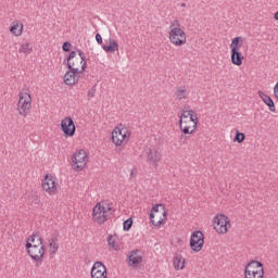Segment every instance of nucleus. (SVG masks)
<instances>
[{
    "mask_svg": "<svg viewBox=\"0 0 278 278\" xmlns=\"http://www.w3.org/2000/svg\"><path fill=\"white\" fill-rule=\"evenodd\" d=\"M112 205V202H98L92 208L93 223H97L98 225H105L110 218V214H114L115 212Z\"/></svg>",
    "mask_w": 278,
    "mask_h": 278,
    "instance_id": "obj_1",
    "label": "nucleus"
},
{
    "mask_svg": "<svg viewBox=\"0 0 278 278\" xmlns=\"http://www.w3.org/2000/svg\"><path fill=\"white\" fill-rule=\"evenodd\" d=\"M181 24L178 20H174L169 25V42L175 47H184L186 45V31L180 28Z\"/></svg>",
    "mask_w": 278,
    "mask_h": 278,
    "instance_id": "obj_2",
    "label": "nucleus"
},
{
    "mask_svg": "<svg viewBox=\"0 0 278 278\" xmlns=\"http://www.w3.org/2000/svg\"><path fill=\"white\" fill-rule=\"evenodd\" d=\"M26 251L29 257L37 262L36 266H39V264H42V257H45V243H26Z\"/></svg>",
    "mask_w": 278,
    "mask_h": 278,
    "instance_id": "obj_3",
    "label": "nucleus"
},
{
    "mask_svg": "<svg viewBox=\"0 0 278 278\" xmlns=\"http://www.w3.org/2000/svg\"><path fill=\"white\" fill-rule=\"evenodd\" d=\"M241 40L242 37H235L230 43V60L235 66H242V62L244 60V55L240 52V48L242 47L240 45Z\"/></svg>",
    "mask_w": 278,
    "mask_h": 278,
    "instance_id": "obj_4",
    "label": "nucleus"
},
{
    "mask_svg": "<svg viewBox=\"0 0 278 278\" xmlns=\"http://www.w3.org/2000/svg\"><path fill=\"white\" fill-rule=\"evenodd\" d=\"M86 164H88V153L86 150H78L72 156L71 166L73 170L76 173H81L84 168H86Z\"/></svg>",
    "mask_w": 278,
    "mask_h": 278,
    "instance_id": "obj_5",
    "label": "nucleus"
},
{
    "mask_svg": "<svg viewBox=\"0 0 278 278\" xmlns=\"http://www.w3.org/2000/svg\"><path fill=\"white\" fill-rule=\"evenodd\" d=\"M245 278H264V264L258 261H251L244 269Z\"/></svg>",
    "mask_w": 278,
    "mask_h": 278,
    "instance_id": "obj_6",
    "label": "nucleus"
},
{
    "mask_svg": "<svg viewBox=\"0 0 278 278\" xmlns=\"http://www.w3.org/2000/svg\"><path fill=\"white\" fill-rule=\"evenodd\" d=\"M17 110L22 116H27L31 110V96L27 92H20Z\"/></svg>",
    "mask_w": 278,
    "mask_h": 278,
    "instance_id": "obj_7",
    "label": "nucleus"
},
{
    "mask_svg": "<svg viewBox=\"0 0 278 278\" xmlns=\"http://www.w3.org/2000/svg\"><path fill=\"white\" fill-rule=\"evenodd\" d=\"M214 229L217 233H227L231 224L229 223V217L224 214H219L213 219Z\"/></svg>",
    "mask_w": 278,
    "mask_h": 278,
    "instance_id": "obj_8",
    "label": "nucleus"
},
{
    "mask_svg": "<svg viewBox=\"0 0 278 278\" xmlns=\"http://www.w3.org/2000/svg\"><path fill=\"white\" fill-rule=\"evenodd\" d=\"M203 244H205V236L201 230H195L191 233L190 238V248L194 251V253H199L203 249Z\"/></svg>",
    "mask_w": 278,
    "mask_h": 278,
    "instance_id": "obj_9",
    "label": "nucleus"
},
{
    "mask_svg": "<svg viewBox=\"0 0 278 278\" xmlns=\"http://www.w3.org/2000/svg\"><path fill=\"white\" fill-rule=\"evenodd\" d=\"M143 155L147 164H152L155 168H157L160 162H162V153L155 148L144 150Z\"/></svg>",
    "mask_w": 278,
    "mask_h": 278,
    "instance_id": "obj_10",
    "label": "nucleus"
},
{
    "mask_svg": "<svg viewBox=\"0 0 278 278\" xmlns=\"http://www.w3.org/2000/svg\"><path fill=\"white\" fill-rule=\"evenodd\" d=\"M41 186L42 190H45V192H48L50 197H53V194H58V184L55 182L53 176H49V174H47L41 180Z\"/></svg>",
    "mask_w": 278,
    "mask_h": 278,
    "instance_id": "obj_11",
    "label": "nucleus"
},
{
    "mask_svg": "<svg viewBox=\"0 0 278 278\" xmlns=\"http://www.w3.org/2000/svg\"><path fill=\"white\" fill-rule=\"evenodd\" d=\"M126 140H129V132L127 129L115 127L112 131V142L115 143L116 147H121Z\"/></svg>",
    "mask_w": 278,
    "mask_h": 278,
    "instance_id": "obj_12",
    "label": "nucleus"
},
{
    "mask_svg": "<svg viewBox=\"0 0 278 278\" xmlns=\"http://www.w3.org/2000/svg\"><path fill=\"white\" fill-rule=\"evenodd\" d=\"M61 129L67 138H73L77 128L75 127V122L71 117H65L61 121Z\"/></svg>",
    "mask_w": 278,
    "mask_h": 278,
    "instance_id": "obj_13",
    "label": "nucleus"
},
{
    "mask_svg": "<svg viewBox=\"0 0 278 278\" xmlns=\"http://www.w3.org/2000/svg\"><path fill=\"white\" fill-rule=\"evenodd\" d=\"M91 278H108V267L103 262L97 261L91 267Z\"/></svg>",
    "mask_w": 278,
    "mask_h": 278,
    "instance_id": "obj_14",
    "label": "nucleus"
},
{
    "mask_svg": "<svg viewBox=\"0 0 278 278\" xmlns=\"http://www.w3.org/2000/svg\"><path fill=\"white\" fill-rule=\"evenodd\" d=\"M139 253L140 250L138 249H135L128 253L126 262L131 268H136L139 264H142L143 257L142 255H139Z\"/></svg>",
    "mask_w": 278,
    "mask_h": 278,
    "instance_id": "obj_15",
    "label": "nucleus"
},
{
    "mask_svg": "<svg viewBox=\"0 0 278 278\" xmlns=\"http://www.w3.org/2000/svg\"><path fill=\"white\" fill-rule=\"evenodd\" d=\"M258 97L262 99V101L269 108V112H277V108L275 106V101H273V98L270 96L260 91Z\"/></svg>",
    "mask_w": 278,
    "mask_h": 278,
    "instance_id": "obj_16",
    "label": "nucleus"
},
{
    "mask_svg": "<svg viewBox=\"0 0 278 278\" xmlns=\"http://www.w3.org/2000/svg\"><path fill=\"white\" fill-rule=\"evenodd\" d=\"M79 81V77L77 75H73V72L67 71L64 75V83L66 86H75Z\"/></svg>",
    "mask_w": 278,
    "mask_h": 278,
    "instance_id": "obj_17",
    "label": "nucleus"
},
{
    "mask_svg": "<svg viewBox=\"0 0 278 278\" xmlns=\"http://www.w3.org/2000/svg\"><path fill=\"white\" fill-rule=\"evenodd\" d=\"M102 49H103V51H105V53H114L115 51H118V42H116V40L110 38L109 46L102 45Z\"/></svg>",
    "mask_w": 278,
    "mask_h": 278,
    "instance_id": "obj_18",
    "label": "nucleus"
},
{
    "mask_svg": "<svg viewBox=\"0 0 278 278\" xmlns=\"http://www.w3.org/2000/svg\"><path fill=\"white\" fill-rule=\"evenodd\" d=\"M184 121L185 119H179L180 131H182V134H185V136H187V134H194V131H197V128L193 127V129H192L193 124H186V123H184Z\"/></svg>",
    "mask_w": 278,
    "mask_h": 278,
    "instance_id": "obj_19",
    "label": "nucleus"
},
{
    "mask_svg": "<svg viewBox=\"0 0 278 278\" xmlns=\"http://www.w3.org/2000/svg\"><path fill=\"white\" fill-rule=\"evenodd\" d=\"M188 116H190V119H185L184 121L185 125H193L192 127L197 129V125H199V117L194 115V111L193 110L188 111Z\"/></svg>",
    "mask_w": 278,
    "mask_h": 278,
    "instance_id": "obj_20",
    "label": "nucleus"
},
{
    "mask_svg": "<svg viewBox=\"0 0 278 278\" xmlns=\"http://www.w3.org/2000/svg\"><path fill=\"white\" fill-rule=\"evenodd\" d=\"M155 213H153V211L150 212V223L154 226L157 227V229H160L162 227V225H166V218H161L159 222H155Z\"/></svg>",
    "mask_w": 278,
    "mask_h": 278,
    "instance_id": "obj_21",
    "label": "nucleus"
},
{
    "mask_svg": "<svg viewBox=\"0 0 278 278\" xmlns=\"http://www.w3.org/2000/svg\"><path fill=\"white\" fill-rule=\"evenodd\" d=\"M174 268H176V270H184V268H186V260L181 256H176L174 258Z\"/></svg>",
    "mask_w": 278,
    "mask_h": 278,
    "instance_id": "obj_22",
    "label": "nucleus"
},
{
    "mask_svg": "<svg viewBox=\"0 0 278 278\" xmlns=\"http://www.w3.org/2000/svg\"><path fill=\"white\" fill-rule=\"evenodd\" d=\"M11 34L14 36H21L23 34V24L16 22L10 28Z\"/></svg>",
    "mask_w": 278,
    "mask_h": 278,
    "instance_id": "obj_23",
    "label": "nucleus"
},
{
    "mask_svg": "<svg viewBox=\"0 0 278 278\" xmlns=\"http://www.w3.org/2000/svg\"><path fill=\"white\" fill-rule=\"evenodd\" d=\"M160 207L162 208L163 218H166V216H168V211H166V206H164V204H155L151 208L152 214H157L160 212Z\"/></svg>",
    "mask_w": 278,
    "mask_h": 278,
    "instance_id": "obj_24",
    "label": "nucleus"
},
{
    "mask_svg": "<svg viewBox=\"0 0 278 278\" xmlns=\"http://www.w3.org/2000/svg\"><path fill=\"white\" fill-rule=\"evenodd\" d=\"M58 237H52L48 240L49 248L52 249V254L55 255L58 253V249H60V244H58Z\"/></svg>",
    "mask_w": 278,
    "mask_h": 278,
    "instance_id": "obj_25",
    "label": "nucleus"
},
{
    "mask_svg": "<svg viewBox=\"0 0 278 278\" xmlns=\"http://www.w3.org/2000/svg\"><path fill=\"white\" fill-rule=\"evenodd\" d=\"M106 242H108L109 247L111 249H113V251H118V249H121L118 247V244H116V238H114V236H112V235L108 236Z\"/></svg>",
    "mask_w": 278,
    "mask_h": 278,
    "instance_id": "obj_26",
    "label": "nucleus"
},
{
    "mask_svg": "<svg viewBox=\"0 0 278 278\" xmlns=\"http://www.w3.org/2000/svg\"><path fill=\"white\" fill-rule=\"evenodd\" d=\"M76 66L77 64L75 63H67V68L71 73H73V75H80L81 73H84V71L77 68Z\"/></svg>",
    "mask_w": 278,
    "mask_h": 278,
    "instance_id": "obj_27",
    "label": "nucleus"
},
{
    "mask_svg": "<svg viewBox=\"0 0 278 278\" xmlns=\"http://www.w3.org/2000/svg\"><path fill=\"white\" fill-rule=\"evenodd\" d=\"M175 96L177 97V99L179 101H182V99H186V97H188V91H186V89L179 87L177 89V91L175 92Z\"/></svg>",
    "mask_w": 278,
    "mask_h": 278,
    "instance_id": "obj_28",
    "label": "nucleus"
},
{
    "mask_svg": "<svg viewBox=\"0 0 278 278\" xmlns=\"http://www.w3.org/2000/svg\"><path fill=\"white\" fill-rule=\"evenodd\" d=\"M244 140H247V135L237 130L233 141L239 142V144H242V142H244Z\"/></svg>",
    "mask_w": 278,
    "mask_h": 278,
    "instance_id": "obj_29",
    "label": "nucleus"
},
{
    "mask_svg": "<svg viewBox=\"0 0 278 278\" xmlns=\"http://www.w3.org/2000/svg\"><path fill=\"white\" fill-rule=\"evenodd\" d=\"M20 53H26V55H29V53H31V48L29 43H22L20 48Z\"/></svg>",
    "mask_w": 278,
    "mask_h": 278,
    "instance_id": "obj_30",
    "label": "nucleus"
},
{
    "mask_svg": "<svg viewBox=\"0 0 278 278\" xmlns=\"http://www.w3.org/2000/svg\"><path fill=\"white\" fill-rule=\"evenodd\" d=\"M134 225V219L132 218H128L123 223V229L124 231H129V229H131Z\"/></svg>",
    "mask_w": 278,
    "mask_h": 278,
    "instance_id": "obj_31",
    "label": "nucleus"
},
{
    "mask_svg": "<svg viewBox=\"0 0 278 278\" xmlns=\"http://www.w3.org/2000/svg\"><path fill=\"white\" fill-rule=\"evenodd\" d=\"M33 236L40 244L45 243V239L42 238V235H40V231L33 232Z\"/></svg>",
    "mask_w": 278,
    "mask_h": 278,
    "instance_id": "obj_32",
    "label": "nucleus"
},
{
    "mask_svg": "<svg viewBox=\"0 0 278 278\" xmlns=\"http://www.w3.org/2000/svg\"><path fill=\"white\" fill-rule=\"evenodd\" d=\"M73 45L68 41H65L63 42V46H62V50L65 52V53H68V51H71Z\"/></svg>",
    "mask_w": 278,
    "mask_h": 278,
    "instance_id": "obj_33",
    "label": "nucleus"
},
{
    "mask_svg": "<svg viewBox=\"0 0 278 278\" xmlns=\"http://www.w3.org/2000/svg\"><path fill=\"white\" fill-rule=\"evenodd\" d=\"M96 92H97V86L91 87L87 93L88 99L89 100L93 99Z\"/></svg>",
    "mask_w": 278,
    "mask_h": 278,
    "instance_id": "obj_34",
    "label": "nucleus"
},
{
    "mask_svg": "<svg viewBox=\"0 0 278 278\" xmlns=\"http://www.w3.org/2000/svg\"><path fill=\"white\" fill-rule=\"evenodd\" d=\"M75 58H77V52H76V51L70 52V54H68L67 58H66L67 64H68V63H73L72 60L75 59Z\"/></svg>",
    "mask_w": 278,
    "mask_h": 278,
    "instance_id": "obj_35",
    "label": "nucleus"
},
{
    "mask_svg": "<svg viewBox=\"0 0 278 278\" xmlns=\"http://www.w3.org/2000/svg\"><path fill=\"white\" fill-rule=\"evenodd\" d=\"M77 53H78V55L80 58L79 64H84V62H86V54L81 50H77Z\"/></svg>",
    "mask_w": 278,
    "mask_h": 278,
    "instance_id": "obj_36",
    "label": "nucleus"
},
{
    "mask_svg": "<svg viewBox=\"0 0 278 278\" xmlns=\"http://www.w3.org/2000/svg\"><path fill=\"white\" fill-rule=\"evenodd\" d=\"M34 242H36V239L30 235L26 240V244H35Z\"/></svg>",
    "mask_w": 278,
    "mask_h": 278,
    "instance_id": "obj_37",
    "label": "nucleus"
},
{
    "mask_svg": "<svg viewBox=\"0 0 278 278\" xmlns=\"http://www.w3.org/2000/svg\"><path fill=\"white\" fill-rule=\"evenodd\" d=\"M96 40L98 42V45H103V37H101V34H97L96 35Z\"/></svg>",
    "mask_w": 278,
    "mask_h": 278,
    "instance_id": "obj_38",
    "label": "nucleus"
},
{
    "mask_svg": "<svg viewBox=\"0 0 278 278\" xmlns=\"http://www.w3.org/2000/svg\"><path fill=\"white\" fill-rule=\"evenodd\" d=\"M188 116H190V115H188V111H185V112L179 116V121H184V118H185L186 121H188Z\"/></svg>",
    "mask_w": 278,
    "mask_h": 278,
    "instance_id": "obj_39",
    "label": "nucleus"
},
{
    "mask_svg": "<svg viewBox=\"0 0 278 278\" xmlns=\"http://www.w3.org/2000/svg\"><path fill=\"white\" fill-rule=\"evenodd\" d=\"M80 64H81V71L84 73V71H86V68H88V63L86 61H83V63H80Z\"/></svg>",
    "mask_w": 278,
    "mask_h": 278,
    "instance_id": "obj_40",
    "label": "nucleus"
},
{
    "mask_svg": "<svg viewBox=\"0 0 278 278\" xmlns=\"http://www.w3.org/2000/svg\"><path fill=\"white\" fill-rule=\"evenodd\" d=\"M274 94H275L276 99H278V81L274 87Z\"/></svg>",
    "mask_w": 278,
    "mask_h": 278,
    "instance_id": "obj_41",
    "label": "nucleus"
},
{
    "mask_svg": "<svg viewBox=\"0 0 278 278\" xmlns=\"http://www.w3.org/2000/svg\"><path fill=\"white\" fill-rule=\"evenodd\" d=\"M275 20L278 21V11L275 13Z\"/></svg>",
    "mask_w": 278,
    "mask_h": 278,
    "instance_id": "obj_42",
    "label": "nucleus"
},
{
    "mask_svg": "<svg viewBox=\"0 0 278 278\" xmlns=\"http://www.w3.org/2000/svg\"><path fill=\"white\" fill-rule=\"evenodd\" d=\"M180 8H186V3H181V4H180Z\"/></svg>",
    "mask_w": 278,
    "mask_h": 278,
    "instance_id": "obj_43",
    "label": "nucleus"
},
{
    "mask_svg": "<svg viewBox=\"0 0 278 278\" xmlns=\"http://www.w3.org/2000/svg\"><path fill=\"white\" fill-rule=\"evenodd\" d=\"M132 176H134V172L130 173V177H132Z\"/></svg>",
    "mask_w": 278,
    "mask_h": 278,
    "instance_id": "obj_44",
    "label": "nucleus"
}]
</instances>
